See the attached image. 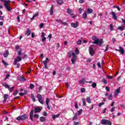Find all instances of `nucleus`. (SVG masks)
<instances>
[{"label":"nucleus","instance_id":"f257e3e1","mask_svg":"<svg viewBox=\"0 0 125 125\" xmlns=\"http://www.w3.org/2000/svg\"><path fill=\"white\" fill-rule=\"evenodd\" d=\"M92 39L94 42H93L94 44H99V46H101L103 43H104V41H103V39H97L96 36H93Z\"/></svg>","mask_w":125,"mask_h":125},{"label":"nucleus","instance_id":"f03ea898","mask_svg":"<svg viewBox=\"0 0 125 125\" xmlns=\"http://www.w3.org/2000/svg\"><path fill=\"white\" fill-rule=\"evenodd\" d=\"M0 0L1 2H4V6L7 10L8 11H11V8L9 7V3L10 2V0Z\"/></svg>","mask_w":125,"mask_h":125},{"label":"nucleus","instance_id":"7ed1b4c3","mask_svg":"<svg viewBox=\"0 0 125 125\" xmlns=\"http://www.w3.org/2000/svg\"><path fill=\"white\" fill-rule=\"evenodd\" d=\"M28 117H29L28 115L27 114H23L21 116H19L16 118L17 121H26L28 120Z\"/></svg>","mask_w":125,"mask_h":125},{"label":"nucleus","instance_id":"20e7f679","mask_svg":"<svg viewBox=\"0 0 125 125\" xmlns=\"http://www.w3.org/2000/svg\"><path fill=\"white\" fill-rule=\"evenodd\" d=\"M101 124L104 125H112V122L107 119H102Z\"/></svg>","mask_w":125,"mask_h":125},{"label":"nucleus","instance_id":"39448f33","mask_svg":"<svg viewBox=\"0 0 125 125\" xmlns=\"http://www.w3.org/2000/svg\"><path fill=\"white\" fill-rule=\"evenodd\" d=\"M2 84L3 86H4V87H6V88H8L9 92H12V91H13V89H14V87H12L10 88V86L5 83H2Z\"/></svg>","mask_w":125,"mask_h":125},{"label":"nucleus","instance_id":"423d86ee","mask_svg":"<svg viewBox=\"0 0 125 125\" xmlns=\"http://www.w3.org/2000/svg\"><path fill=\"white\" fill-rule=\"evenodd\" d=\"M49 59H48V58H46L45 60L43 61L44 68L46 70L47 69H48V67L47 66V63H49Z\"/></svg>","mask_w":125,"mask_h":125},{"label":"nucleus","instance_id":"0eeeda50","mask_svg":"<svg viewBox=\"0 0 125 125\" xmlns=\"http://www.w3.org/2000/svg\"><path fill=\"white\" fill-rule=\"evenodd\" d=\"M37 98L38 99V101L39 102H40V103H41V104H44V102L42 100V95L41 94H38L37 95Z\"/></svg>","mask_w":125,"mask_h":125},{"label":"nucleus","instance_id":"6e6552de","mask_svg":"<svg viewBox=\"0 0 125 125\" xmlns=\"http://www.w3.org/2000/svg\"><path fill=\"white\" fill-rule=\"evenodd\" d=\"M21 61H22V58H21V57L20 56L17 57V58L15 59L14 60V62L13 63V65H17V62H18V61L19 62H20Z\"/></svg>","mask_w":125,"mask_h":125},{"label":"nucleus","instance_id":"1a4fd4ad","mask_svg":"<svg viewBox=\"0 0 125 125\" xmlns=\"http://www.w3.org/2000/svg\"><path fill=\"white\" fill-rule=\"evenodd\" d=\"M72 55H73V58L71 60V63L72 64H75V61H76V60H77V56H76V54L75 53H73L72 54Z\"/></svg>","mask_w":125,"mask_h":125},{"label":"nucleus","instance_id":"9d476101","mask_svg":"<svg viewBox=\"0 0 125 125\" xmlns=\"http://www.w3.org/2000/svg\"><path fill=\"white\" fill-rule=\"evenodd\" d=\"M119 49H115L116 51H118V52H120V53H121V54H124L125 53V49H124L123 48V47H122L121 46H119Z\"/></svg>","mask_w":125,"mask_h":125},{"label":"nucleus","instance_id":"9b49d317","mask_svg":"<svg viewBox=\"0 0 125 125\" xmlns=\"http://www.w3.org/2000/svg\"><path fill=\"white\" fill-rule=\"evenodd\" d=\"M89 52L91 56H93V55H94V50H93V48L92 47H89Z\"/></svg>","mask_w":125,"mask_h":125},{"label":"nucleus","instance_id":"f8f14e48","mask_svg":"<svg viewBox=\"0 0 125 125\" xmlns=\"http://www.w3.org/2000/svg\"><path fill=\"white\" fill-rule=\"evenodd\" d=\"M87 83H92L91 86L93 87V88H95L96 87L97 84L95 83H93L92 81H90L89 82H86Z\"/></svg>","mask_w":125,"mask_h":125},{"label":"nucleus","instance_id":"ddd939ff","mask_svg":"<svg viewBox=\"0 0 125 125\" xmlns=\"http://www.w3.org/2000/svg\"><path fill=\"white\" fill-rule=\"evenodd\" d=\"M110 14H111V15H112L113 19H114V20H118V17H117V14H116L114 12H111Z\"/></svg>","mask_w":125,"mask_h":125},{"label":"nucleus","instance_id":"4468645a","mask_svg":"<svg viewBox=\"0 0 125 125\" xmlns=\"http://www.w3.org/2000/svg\"><path fill=\"white\" fill-rule=\"evenodd\" d=\"M42 111V109L40 108V107L37 106L35 108L34 110L33 109V111L34 113H40Z\"/></svg>","mask_w":125,"mask_h":125},{"label":"nucleus","instance_id":"2eb2a0df","mask_svg":"<svg viewBox=\"0 0 125 125\" xmlns=\"http://www.w3.org/2000/svg\"><path fill=\"white\" fill-rule=\"evenodd\" d=\"M29 117L30 120L32 121V122L34 121V119H33V117H34V109H32L30 114H29Z\"/></svg>","mask_w":125,"mask_h":125},{"label":"nucleus","instance_id":"dca6fc26","mask_svg":"<svg viewBox=\"0 0 125 125\" xmlns=\"http://www.w3.org/2000/svg\"><path fill=\"white\" fill-rule=\"evenodd\" d=\"M8 55H9V51H8V50H6L3 54L4 58H7Z\"/></svg>","mask_w":125,"mask_h":125},{"label":"nucleus","instance_id":"f3484780","mask_svg":"<svg viewBox=\"0 0 125 125\" xmlns=\"http://www.w3.org/2000/svg\"><path fill=\"white\" fill-rule=\"evenodd\" d=\"M78 24H79V22L78 21H77L76 22V23H72L71 24V27H73V28H78V26H79V25Z\"/></svg>","mask_w":125,"mask_h":125},{"label":"nucleus","instance_id":"a211bd4d","mask_svg":"<svg viewBox=\"0 0 125 125\" xmlns=\"http://www.w3.org/2000/svg\"><path fill=\"white\" fill-rule=\"evenodd\" d=\"M67 13H68V14H70V15H71V16H73V15H74V13H73V11H72V10H71V9H67Z\"/></svg>","mask_w":125,"mask_h":125},{"label":"nucleus","instance_id":"6ab92c4d","mask_svg":"<svg viewBox=\"0 0 125 125\" xmlns=\"http://www.w3.org/2000/svg\"><path fill=\"white\" fill-rule=\"evenodd\" d=\"M120 92H121V87H119L116 89V92L114 93V95H115V96H117V95H118V94L120 93Z\"/></svg>","mask_w":125,"mask_h":125},{"label":"nucleus","instance_id":"aec40b11","mask_svg":"<svg viewBox=\"0 0 125 125\" xmlns=\"http://www.w3.org/2000/svg\"><path fill=\"white\" fill-rule=\"evenodd\" d=\"M57 2L59 5H62L64 4V1L63 0H57Z\"/></svg>","mask_w":125,"mask_h":125},{"label":"nucleus","instance_id":"412c9836","mask_svg":"<svg viewBox=\"0 0 125 125\" xmlns=\"http://www.w3.org/2000/svg\"><path fill=\"white\" fill-rule=\"evenodd\" d=\"M31 31H30V29L27 28L26 31L25 35H26V36H29L31 35Z\"/></svg>","mask_w":125,"mask_h":125},{"label":"nucleus","instance_id":"4be33fe9","mask_svg":"<svg viewBox=\"0 0 125 125\" xmlns=\"http://www.w3.org/2000/svg\"><path fill=\"white\" fill-rule=\"evenodd\" d=\"M40 121L41 122V123H43L45 122V118L43 116L41 117L40 118Z\"/></svg>","mask_w":125,"mask_h":125},{"label":"nucleus","instance_id":"5701e85b","mask_svg":"<svg viewBox=\"0 0 125 125\" xmlns=\"http://www.w3.org/2000/svg\"><path fill=\"white\" fill-rule=\"evenodd\" d=\"M50 15H53V5H52L50 8Z\"/></svg>","mask_w":125,"mask_h":125},{"label":"nucleus","instance_id":"b1692460","mask_svg":"<svg viewBox=\"0 0 125 125\" xmlns=\"http://www.w3.org/2000/svg\"><path fill=\"white\" fill-rule=\"evenodd\" d=\"M73 53H75L74 52H72V51H69L68 53V57L69 58H71L72 56V58H73Z\"/></svg>","mask_w":125,"mask_h":125},{"label":"nucleus","instance_id":"393cba45","mask_svg":"<svg viewBox=\"0 0 125 125\" xmlns=\"http://www.w3.org/2000/svg\"><path fill=\"white\" fill-rule=\"evenodd\" d=\"M39 15V12H37L35 13L34 15L33 16L32 18L31 19V20L35 19V18L38 17V16Z\"/></svg>","mask_w":125,"mask_h":125},{"label":"nucleus","instance_id":"a878e982","mask_svg":"<svg viewBox=\"0 0 125 125\" xmlns=\"http://www.w3.org/2000/svg\"><path fill=\"white\" fill-rule=\"evenodd\" d=\"M60 117V115L59 114H57V115H53L52 116V118L53 120H55L57 118H59Z\"/></svg>","mask_w":125,"mask_h":125},{"label":"nucleus","instance_id":"bb28decb","mask_svg":"<svg viewBox=\"0 0 125 125\" xmlns=\"http://www.w3.org/2000/svg\"><path fill=\"white\" fill-rule=\"evenodd\" d=\"M88 14H90L93 12V10H92V9L88 8L87 10Z\"/></svg>","mask_w":125,"mask_h":125},{"label":"nucleus","instance_id":"cd10ccee","mask_svg":"<svg viewBox=\"0 0 125 125\" xmlns=\"http://www.w3.org/2000/svg\"><path fill=\"white\" fill-rule=\"evenodd\" d=\"M86 17H87V13H84L82 15V18H83V19H86Z\"/></svg>","mask_w":125,"mask_h":125},{"label":"nucleus","instance_id":"c85d7f7f","mask_svg":"<svg viewBox=\"0 0 125 125\" xmlns=\"http://www.w3.org/2000/svg\"><path fill=\"white\" fill-rule=\"evenodd\" d=\"M86 102H87V103H89V104L91 103V100L90 99V97H87Z\"/></svg>","mask_w":125,"mask_h":125},{"label":"nucleus","instance_id":"c756f323","mask_svg":"<svg viewBox=\"0 0 125 125\" xmlns=\"http://www.w3.org/2000/svg\"><path fill=\"white\" fill-rule=\"evenodd\" d=\"M83 101V106H86V102H85V99L84 98L82 99Z\"/></svg>","mask_w":125,"mask_h":125},{"label":"nucleus","instance_id":"7c9ffc66","mask_svg":"<svg viewBox=\"0 0 125 125\" xmlns=\"http://www.w3.org/2000/svg\"><path fill=\"white\" fill-rule=\"evenodd\" d=\"M118 30H120V31H124L125 26H119L118 27Z\"/></svg>","mask_w":125,"mask_h":125},{"label":"nucleus","instance_id":"2f4dec72","mask_svg":"<svg viewBox=\"0 0 125 125\" xmlns=\"http://www.w3.org/2000/svg\"><path fill=\"white\" fill-rule=\"evenodd\" d=\"M87 81H85V79H83L79 81L80 83H86Z\"/></svg>","mask_w":125,"mask_h":125},{"label":"nucleus","instance_id":"473e14b6","mask_svg":"<svg viewBox=\"0 0 125 125\" xmlns=\"http://www.w3.org/2000/svg\"><path fill=\"white\" fill-rule=\"evenodd\" d=\"M108 100H112V99H113V95H112V94H110L108 95Z\"/></svg>","mask_w":125,"mask_h":125},{"label":"nucleus","instance_id":"72a5a7b5","mask_svg":"<svg viewBox=\"0 0 125 125\" xmlns=\"http://www.w3.org/2000/svg\"><path fill=\"white\" fill-rule=\"evenodd\" d=\"M77 119H78V114H75L72 118V121H75V120H77Z\"/></svg>","mask_w":125,"mask_h":125},{"label":"nucleus","instance_id":"f704fd0d","mask_svg":"<svg viewBox=\"0 0 125 125\" xmlns=\"http://www.w3.org/2000/svg\"><path fill=\"white\" fill-rule=\"evenodd\" d=\"M19 81H26V78H25L23 76H21L19 78Z\"/></svg>","mask_w":125,"mask_h":125},{"label":"nucleus","instance_id":"c9c22d12","mask_svg":"<svg viewBox=\"0 0 125 125\" xmlns=\"http://www.w3.org/2000/svg\"><path fill=\"white\" fill-rule=\"evenodd\" d=\"M3 98L4 99H6V100H7V99L8 98V95L6 94H4Z\"/></svg>","mask_w":125,"mask_h":125},{"label":"nucleus","instance_id":"e433bc0d","mask_svg":"<svg viewBox=\"0 0 125 125\" xmlns=\"http://www.w3.org/2000/svg\"><path fill=\"white\" fill-rule=\"evenodd\" d=\"M31 99L33 102H36V99L35 98V96H34V95H31Z\"/></svg>","mask_w":125,"mask_h":125},{"label":"nucleus","instance_id":"4c0bfd02","mask_svg":"<svg viewBox=\"0 0 125 125\" xmlns=\"http://www.w3.org/2000/svg\"><path fill=\"white\" fill-rule=\"evenodd\" d=\"M46 105L49 104V99H48V98H46Z\"/></svg>","mask_w":125,"mask_h":125},{"label":"nucleus","instance_id":"58836bf2","mask_svg":"<svg viewBox=\"0 0 125 125\" xmlns=\"http://www.w3.org/2000/svg\"><path fill=\"white\" fill-rule=\"evenodd\" d=\"M9 77H10V74H8L6 75V77L4 79V81H6V80H7V79H8V78H9Z\"/></svg>","mask_w":125,"mask_h":125},{"label":"nucleus","instance_id":"ea45409f","mask_svg":"<svg viewBox=\"0 0 125 125\" xmlns=\"http://www.w3.org/2000/svg\"><path fill=\"white\" fill-rule=\"evenodd\" d=\"M109 27H110V31H113V30H114V27L113 26V24H110L109 25Z\"/></svg>","mask_w":125,"mask_h":125},{"label":"nucleus","instance_id":"a19ab883","mask_svg":"<svg viewBox=\"0 0 125 125\" xmlns=\"http://www.w3.org/2000/svg\"><path fill=\"white\" fill-rule=\"evenodd\" d=\"M18 92H19V91H18V90H16V91L13 93V95L15 96V95H17V94H18Z\"/></svg>","mask_w":125,"mask_h":125},{"label":"nucleus","instance_id":"79ce46f5","mask_svg":"<svg viewBox=\"0 0 125 125\" xmlns=\"http://www.w3.org/2000/svg\"><path fill=\"white\" fill-rule=\"evenodd\" d=\"M35 88V85H34V84H30V88L31 89H33V88Z\"/></svg>","mask_w":125,"mask_h":125},{"label":"nucleus","instance_id":"37998d69","mask_svg":"<svg viewBox=\"0 0 125 125\" xmlns=\"http://www.w3.org/2000/svg\"><path fill=\"white\" fill-rule=\"evenodd\" d=\"M62 25H64V26H68V23H67L66 22H62L61 23Z\"/></svg>","mask_w":125,"mask_h":125},{"label":"nucleus","instance_id":"c03bdc74","mask_svg":"<svg viewBox=\"0 0 125 125\" xmlns=\"http://www.w3.org/2000/svg\"><path fill=\"white\" fill-rule=\"evenodd\" d=\"M78 113L79 115H81V114H82V113H83V109H80V110L78 111Z\"/></svg>","mask_w":125,"mask_h":125},{"label":"nucleus","instance_id":"a18cd8bd","mask_svg":"<svg viewBox=\"0 0 125 125\" xmlns=\"http://www.w3.org/2000/svg\"><path fill=\"white\" fill-rule=\"evenodd\" d=\"M74 106L76 109H79V105H78V103L76 102Z\"/></svg>","mask_w":125,"mask_h":125},{"label":"nucleus","instance_id":"49530a36","mask_svg":"<svg viewBox=\"0 0 125 125\" xmlns=\"http://www.w3.org/2000/svg\"><path fill=\"white\" fill-rule=\"evenodd\" d=\"M81 90L82 93L85 92V88H81Z\"/></svg>","mask_w":125,"mask_h":125},{"label":"nucleus","instance_id":"de8ad7c7","mask_svg":"<svg viewBox=\"0 0 125 125\" xmlns=\"http://www.w3.org/2000/svg\"><path fill=\"white\" fill-rule=\"evenodd\" d=\"M2 63H3L4 66H7V65H8V63H7L6 62H5L3 60L2 61Z\"/></svg>","mask_w":125,"mask_h":125},{"label":"nucleus","instance_id":"09e8293b","mask_svg":"<svg viewBox=\"0 0 125 125\" xmlns=\"http://www.w3.org/2000/svg\"><path fill=\"white\" fill-rule=\"evenodd\" d=\"M103 82L105 84H107V83H108V82H107V81L105 80V79L104 78V79H103Z\"/></svg>","mask_w":125,"mask_h":125},{"label":"nucleus","instance_id":"8fccbe9b","mask_svg":"<svg viewBox=\"0 0 125 125\" xmlns=\"http://www.w3.org/2000/svg\"><path fill=\"white\" fill-rule=\"evenodd\" d=\"M49 40L50 41L52 39V34H50L48 35Z\"/></svg>","mask_w":125,"mask_h":125},{"label":"nucleus","instance_id":"3c124183","mask_svg":"<svg viewBox=\"0 0 125 125\" xmlns=\"http://www.w3.org/2000/svg\"><path fill=\"white\" fill-rule=\"evenodd\" d=\"M108 48H109V45H107L105 48V50L104 51V52H106V51H108Z\"/></svg>","mask_w":125,"mask_h":125},{"label":"nucleus","instance_id":"603ef678","mask_svg":"<svg viewBox=\"0 0 125 125\" xmlns=\"http://www.w3.org/2000/svg\"><path fill=\"white\" fill-rule=\"evenodd\" d=\"M75 53L76 54H79V53H80V51L79 50V49H78V48L76 49Z\"/></svg>","mask_w":125,"mask_h":125},{"label":"nucleus","instance_id":"864d4df0","mask_svg":"<svg viewBox=\"0 0 125 125\" xmlns=\"http://www.w3.org/2000/svg\"><path fill=\"white\" fill-rule=\"evenodd\" d=\"M40 116L39 115V114H35L34 115V118H35L36 119H39Z\"/></svg>","mask_w":125,"mask_h":125},{"label":"nucleus","instance_id":"5fc2aeb1","mask_svg":"<svg viewBox=\"0 0 125 125\" xmlns=\"http://www.w3.org/2000/svg\"><path fill=\"white\" fill-rule=\"evenodd\" d=\"M18 55L19 56H21V55H22V51L21 50H20L19 51V52L18 53Z\"/></svg>","mask_w":125,"mask_h":125},{"label":"nucleus","instance_id":"6e6d98bb","mask_svg":"<svg viewBox=\"0 0 125 125\" xmlns=\"http://www.w3.org/2000/svg\"><path fill=\"white\" fill-rule=\"evenodd\" d=\"M78 44L80 45L82 43V40H80L77 41Z\"/></svg>","mask_w":125,"mask_h":125},{"label":"nucleus","instance_id":"4d7b16f0","mask_svg":"<svg viewBox=\"0 0 125 125\" xmlns=\"http://www.w3.org/2000/svg\"><path fill=\"white\" fill-rule=\"evenodd\" d=\"M56 21L57 22H60V23H62V21L60 19H58V20H56Z\"/></svg>","mask_w":125,"mask_h":125},{"label":"nucleus","instance_id":"13d9d810","mask_svg":"<svg viewBox=\"0 0 125 125\" xmlns=\"http://www.w3.org/2000/svg\"><path fill=\"white\" fill-rule=\"evenodd\" d=\"M97 66L99 68H101V63H100V62L97 63Z\"/></svg>","mask_w":125,"mask_h":125},{"label":"nucleus","instance_id":"bf43d9fd","mask_svg":"<svg viewBox=\"0 0 125 125\" xmlns=\"http://www.w3.org/2000/svg\"><path fill=\"white\" fill-rule=\"evenodd\" d=\"M43 116H44L45 117H46L47 116V112H44L42 114Z\"/></svg>","mask_w":125,"mask_h":125},{"label":"nucleus","instance_id":"052dcab7","mask_svg":"<svg viewBox=\"0 0 125 125\" xmlns=\"http://www.w3.org/2000/svg\"><path fill=\"white\" fill-rule=\"evenodd\" d=\"M102 105H104V103L102 102L99 104V107H101Z\"/></svg>","mask_w":125,"mask_h":125},{"label":"nucleus","instance_id":"680f3d73","mask_svg":"<svg viewBox=\"0 0 125 125\" xmlns=\"http://www.w3.org/2000/svg\"><path fill=\"white\" fill-rule=\"evenodd\" d=\"M42 42H44L45 41V40H46V38L45 37H42Z\"/></svg>","mask_w":125,"mask_h":125},{"label":"nucleus","instance_id":"e2e57ef3","mask_svg":"<svg viewBox=\"0 0 125 125\" xmlns=\"http://www.w3.org/2000/svg\"><path fill=\"white\" fill-rule=\"evenodd\" d=\"M92 61V60H91V59H88L87 60V62L90 63V62H91Z\"/></svg>","mask_w":125,"mask_h":125},{"label":"nucleus","instance_id":"0e129e2a","mask_svg":"<svg viewBox=\"0 0 125 125\" xmlns=\"http://www.w3.org/2000/svg\"><path fill=\"white\" fill-rule=\"evenodd\" d=\"M43 23H41L40 25V28L42 29V28L43 27Z\"/></svg>","mask_w":125,"mask_h":125},{"label":"nucleus","instance_id":"69168bd1","mask_svg":"<svg viewBox=\"0 0 125 125\" xmlns=\"http://www.w3.org/2000/svg\"><path fill=\"white\" fill-rule=\"evenodd\" d=\"M4 19V16H1L0 15V20H3Z\"/></svg>","mask_w":125,"mask_h":125},{"label":"nucleus","instance_id":"338daca9","mask_svg":"<svg viewBox=\"0 0 125 125\" xmlns=\"http://www.w3.org/2000/svg\"><path fill=\"white\" fill-rule=\"evenodd\" d=\"M115 109H116V107L115 106H113V107H112L111 112H113V111H114Z\"/></svg>","mask_w":125,"mask_h":125},{"label":"nucleus","instance_id":"774afa93","mask_svg":"<svg viewBox=\"0 0 125 125\" xmlns=\"http://www.w3.org/2000/svg\"><path fill=\"white\" fill-rule=\"evenodd\" d=\"M74 124L75 125H80V123L74 122Z\"/></svg>","mask_w":125,"mask_h":125}]
</instances>
